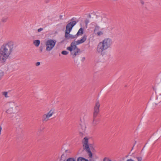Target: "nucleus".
Masks as SVG:
<instances>
[{
  "mask_svg": "<svg viewBox=\"0 0 161 161\" xmlns=\"http://www.w3.org/2000/svg\"><path fill=\"white\" fill-rule=\"evenodd\" d=\"M14 43L9 41L4 43L0 48V62L4 63L12 52Z\"/></svg>",
  "mask_w": 161,
  "mask_h": 161,
  "instance_id": "1",
  "label": "nucleus"
},
{
  "mask_svg": "<svg viewBox=\"0 0 161 161\" xmlns=\"http://www.w3.org/2000/svg\"><path fill=\"white\" fill-rule=\"evenodd\" d=\"M112 43V41L111 39L105 38L98 44L97 47V52L103 56L105 53V51L110 47Z\"/></svg>",
  "mask_w": 161,
  "mask_h": 161,
  "instance_id": "2",
  "label": "nucleus"
},
{
  "mask_svg": "<svg viewBox=\"0 0 161 161\" xmlns=\"http://www.w3.org/2000/svg\"><path fill=\"white\" fill-rule=\"evenodd\" d=\"M100 107V104L99 101H96L94 108L93 119L92 123L94 125H97L99 121V119H97L96 118L99 112Z\"/></svg>",
  "mask_w": 161,
  "mask_h": 161,
  "instance_id": "3",
  "label": "nucleus"
},
{
  "mask_svg": "<svg viewBox=\"0 0 161 161\" xmlns=\"http://www.w3.org/2000/svg\"><path fill=\"white\" fill-rule=\"evenodd\" d=\"M88 139L87 137H84L82 141L83 146L84 149L85 150L88 154L89 157L92 158V152L90 151V147H91V145L90 144L89 145L88 144Z\"/></svg>",
  "mask_w": 161,
  "mask_h": 161,
  "instance_id": "4",
  "label": "nucleus"
},
{
  "mask_svg": "<svg viewBox=\"0 0 161 161\" xmlns=\"http://www.w3.org/2000/svg\"><path fill=\"white\" fill-rule=\"evenodd\" d=\"M56 41L55 40L50 39L46 42V50L47 51H51L55 46Z\"/></svg>",
  "mask_w": 161,
  "mask_h": 161,
  "instance_id": "5",
  "label": "nucleus"
},
{
  "mask_svg": "<svg viewBox=\"0 0 161 161\" xmlns=\"http://www.w3.org/2000/svg\"><path fill=\"white\" fill-rule=\"evenodd\" d=\"M78 21H72L68 23L66 27L65 34L66 36H67V35L69 34L71 31L73 27L75 25Z\"/></svg>",
  "mask_w": 161,
  "mask_h": 161,
  "instance_id": "6",
  "label": "nucleus"
},
{
  "mask_svg": "<svg viewBox=\"0 0 161 161\" xmlns=\"http://www.w3.org/2000/svg\"><path fill=\"white\" fill-rule=\"evenodd\" d=\"M9 108L7 110V112L8 113H14L17 112V108L18 106L16 105L14 102H10L9 103Z\"/></svg>",
  "mask_w": 161,
  "mask_h": 161,
  "instance_id": "7",
  "label": "nucleus"
},
{
  "mask_svg": "<svg viewBox=\"0 0 161 161\" xmlns=\"http://www.w3.org/2000/svg\"><path fill=\"white\" fill-rule=\"evenodd\" d=\"M87 36L86 35H84L81 38V39L77 40L76 41V44L79 45L80 44L82 43L85 42L87 39Z\"/></svg>",
  "mask_w": 161,
  "mask_h": 161,
  "instance_id": "8",
  "label": "nucleus"
},
{
  "mask_svg": "<svg viewBox=\"0 0 161 161\" xmlns=\"http://www.w3.org/2000/svg\"><path fill=\"white\" fill-rule=\"evenodd\" d=\"M79 128L80 130L82 132H84L86 129V125L84 122L81 121L80 123Z\"/></svg>",
  "mask_w": 161,
  "mask_h": 161,
  "instance_id": "9",
  "label": "nucleus"
},
{
  "mask_svg": "<svg viewBox=\"0 0 161 161\" xmlns=\"http://www.w3.org/2000/svg\"><path fill=\"white\" fill-rule=\"evenodd\" d=\"M80 50L79 48H77L73 50V52H71V54H73V58H74L75 56L78 54L79 52H80Z\"/></svg>",
  "mask_w": 161,
  "mask_h": 161,
  "instance_id": "10",
  "label": "nucleus"
},
{
  "mask_svg": "<svg viewBox=\"0 0 161 161\" xmlns=\"http://www.w3.org/2000/svg\"><path fill=\"white\" fill-rule=\"evenodd\" d=\"M66 35L67 36V37L66 36L65 34V36H64L66 38L68 39H69L70 38L73 39H75V38H77V37L76 35H72L71 34H69H69H68Z\"/></svg>",
  "mask_w": 161,
  "mask_h": 161,
  "instance_id": "11",
  "label": "nucleus"
},
{
  "mask_svg": "<svg viewBox=\"0 0 161 161\" xmlns=\"http://www.w3.org/2000/svg\"><path fill=\"white\" fill-rule=\"evenodd\" d=\"M50 117L46 114L43 115L42 121L43 122H45L49 120Z\"/></svg>",
  "mask_w": 161,
  "mask_h": 161,
  "instance_id": "12",
  "label": "nucleus"
},
{
  "mask_svg": "<svg viewBox=\"0 0 161 161\" xmlns=\"http://www.w3.org/2000/svg\"><path fill=\"white\" fill-rule=\"evenodd\" d=\"M83 33V29L82 28H81L79 30L78 32L77 33L76 35L77 37L80 36H81Z\"/></svg>",
  "mask_w": 161,
  "mask_h": 161,
  "instance_id": "13",
  "label": "nucleus"
},
{
  "mask_svg": "<svg viewBox=\"0 0 161 161\" xmlns=\"http://www.w3.org/2000/svg\"><path fill=\"white\" fill-rule=\"evenodd\" d=\"M76 43L75 42H73L71 43L70 46L73 49V50L75 49L78 48L76 46Z\"/></svg>",
  "mask_w": 161,
  "mask_h": 161,
  "instance_id": "14",
  "label": "nucleus"
},
{
  "mask_svg": "<svg viewBox=\"0 0 161 161\" xmlns=\"http://www.w3.org/2000/svg\"><path fill=\"white\" fill-rule=\"evenodd\" d=\"M54 110L53 109H52L47 114L49 117L52 116L53 114L54 113Z\"/></svg>",
  "mask_w": 161,
  "mask_h": 161,
  "instance_id": "15",
  "label": "nucleus"
},
{
  "mask_svg": "<svg viewBox=\"0 0 161 161\" xmlns=\"http://www.w3.org/2000/svg\"><path fill=\"white\" fill-rule=\"evenodd\" d=\"M33 43L36 47H38L40 44V41L39 40H36L34 41Z\"/></svg>",
  "mask_w": 161,
  "mask_h": 161,
  "instance_id": "16",
  "label": "nucleus"
},
{
  "mask_svg": "<svg viewBox=\"0 0 161 161\" xmlns=\"http://www.w3.org/2000/svg\"><path fill=\"white\" fill-rule=\"evenodd\" d=\"M8 19V17H3L1 19V21L3 22H6Z\"/></svg>",
  "mask_w": 161,
  "mask_h": 161,
  "instance_id": "17",
  "label": "nucleus"
},
{
  "mask_svg": "<svg viewBox=\"0 0 161 161\" xmlns=\"http://www.w3.org/2000/svg\"><path fill=\"white\" fill-rule=\"evenodd\" d=\"M77 161H88V160H86L85 159L79 157V158L77 160Z\"/></svg>",
  "mask_w": 161,
  "mask_h": 161,
  "instance_id": "18",
  "label": "nucleus"
},
{
  "mask_svg": "<svg viewBox=\"0 0 161 161\" xmlns=\"http://www.w3.org/2000/svg\"><path fill=\"white\" fill-rule=\"evenodd\" d=\"M99 29V27L98 25H96L95 26V29L94 30V32H95L96 31H98Z\"/></svg>",
  "mask_w": 161,
  "mask_h": 161,
  "instance_id": "19",
  "label": "nucleus"
},
{
  "mask_svg": "<svg viewBox=\"0 0 161 161\" xmlns=\"http://www.w3.org/2000/svg\"><path fill=\"white\" fill-rule=\"evenodd\" d=\"M3 95L5 96L6 97H8V93L6 92H4L2 93Z\"/></svg>",
  "mask_w": 161,
  "mask_h": 161,
  "instance_id": "20",
  "label": "nucleus"
},
{
  "mask_svg": "<svg viewBox=\"0 0 161 161\" xmlns=\"http://www.w3.org/2000/svg\"><path fill=\"white\" fill-rule=\"evenodd\" d=\"M61 53L63 55H66L68 53V52L66 51H63Z\"/></svg>",
  "mask_w": 161,
  "mask_h": 161,
  "instance_id": "21",
  "label": "nucleus"
},
{
  "mask_svg": "<svg viewBox=\"0 0 161 161\" xmlns=\"http://www.w3.org/2000/svg\"><path fill=\"white\" fill-rule=\"evenodd\" d=\"M67 49L68 50L70 51L71 53L73 52V49L70 46L69 47H68L67 48Z\"/></svg>",
  "mask_w": 161,
  "mask_h": 161,
  "instance_id": "22",
  "label": "nucleus"
},
{
  "mask_svg": "<svg viewBox=\"0 0 161 161\" xmlns=\"http://www.w3.org/2000/svg\"><path fill=\"white\" fill-rule=\"evenodd\" d=\"M137 161H142V158L141 157H136Z\"/></svg>",
  "mask_w": 161,
  "mask_h": 161,
  "instance_id": "23",
  "label": "nucleus"
},
{
  "mask_svg": "<svg viewBox=\"0 0 161 161\" xmlns=\"http://www.w3.org/2000/svg\"><path fill=\"white\" fill-rule=\"evenodd\" d=\"M103 161H112L110 159L108 158L105 157L103 159Z\"/></svg>",
  "mask_w": 161,
  "mask_h": 161,
  "instance_id": "24",
  "label": "nucleus"
},
{
  "mask_svg": "<svg viewBox=\"0 0 161 161\" xmlns=\"http://www.w3.org/2000/svg\"><path fill=\"white\" fill-rule=\"evenodd\" d=\"M97 34L98 36H100L103 34V33L102 31H99L97 33Z\"/></svg>",
  "mask_w": 161,
  "mask_h": 161,
  "instance_id": "25",
  "label": "nucleus"
},
{
  "mask_svg": "<svg viewBox=\"0 0 161 161\" xmlns=\"http://www.w3.org/2000/svg\"><path fill=\"white\" fill-rule=\"evenodd\" d=\"M3 72L1 71H0V79L3 76Z\"/></svg>",
  "mask_w": 161,
  "mask_h": 161,
  "instance_id": "26",
  "label": "nucleus"
},
{
  "mask_svg": "<svg viewBox=\"0 0 161 161\" xmlns=\"http://www.w3.org/2000/svg\"><path fill=\"white\" fill-rule=\"evenodd\" d=\"M66 161H76L75 159L72 158H69Z\"/></svg>",
  "mask_w": 161,
  "mask_h": 161,
  "instance_id": "27",
  "label": "nucleus"
},
{
  "mask_svg": "<svg viewBox=\"0 0 161 161\" xmlns=\"http://www.w3.org/2000/svg\"><path fill=\"white\" fill-rule=\"evenodd\" d=\"M140 3L142 5H144V1L143 0H140Z\"/></svg>",
  "mask_w": 161,
  "mask_h": 161,
  "instance_id": "28",
  "label": "nucleus"
},
{
  "mask_svg": "<svg viewBox=\"0 0 161 161\" xmlns=\"http://www.w3.org/2000/svg\"><path fill=\"white\" fill-rule=\"evenodd\" d=\"M43 30V28H41L39 29H38L37 31L38 32H40Z\"/></svg>",
  "mask_w": 161,
  "mask_h": 161,
  "instance_id": "29",
  "label": "nucleus"
},
{
  "mask_svg": "<svg viewBox=\"0 0 161 161\" xmlns=\"http://www.w3.org/2000/svg\"><path fill=\"white\" fill-rule=\"evenodd\" d=\"M40 64V63L39 62H36V66H38Z\"/></svg>",
  "mask_w": 161,
  "mask_h": 161,
  "instance_id": "30",
  "label": "nucleus"
},
{
  "mask_svg": "<svg viewBox=\"0 0 161 161\" xmlns=\"http://www.w3.org/2000/svg\"><path fill=\"white\" fill-rule=\"evenodd\" d=\"M89 23V20L88 19H86L85 20L86 24L87 25Z\"/></svg>",
  "mask_w": 161,
  "mask_h": 161,
  "instance_id": "31",
  "label": "nucleus"
},
{
  "mask_svg": "<svg viewBox=\"0 0 161 161\" xmlns=\"http://www.w3.org/2000/svg\"><path fill=\"white\" fill-rule=\"evenodd\" d=\"M43 48L42 47H40V51L41 52H42V51Z\"/></svg>",
  "mask_w": 161,
  "mask_h": 161,
  "instance_id": "32",
  "label": "nucleus"
},
{
  "mask_svg": "<svg viewBox=\"0 0 161 161\" xmlns=\"http://www.w3.org/2000/svg\"><path fill=\"white\" fill-rule=\"evenodd\" d=\"M50 0H45V2L46 3H48L49 2Z\"/></svg>",
  "mask_w": 161,
  "mask_h": 161,
  "instance_id": "33",
  "label": "nucleus"
},
{
  "mask_svg": "<svg viewBox=\"0 0 161 161\" xmlns=\"http://www.w3.org/2000/svg\"><path fill=\"white\" fill-rule=\"evenodd\" d=\"M126 161H134L131 159H127Z\"/></svg>",
  "mask_w": 161,
  "mask_h": 161,
  "instance_id": "34",
  "label": "nucleus"
},
{
  "mask_svg": "<svg viewBox=\"0 0 161 161\" xmlns=\"http://www.w3.org/2000/svg\"><path fill=\"white\" fill-rule=\"evenodd\" d=\"M62 17H63V15H60L59 16V18H60V19H63Z\"/></svg>",
  "mask_w": 161,
  "mask_h": 161,
  "instance_id": "35",
  "label": "nucleus"
},
{
  "mask_svg": "<svg viewBox=\"0 0 161 161\" xmlns=\"http://www.w3.org/2000/svg\"><path fill=\"white\" fill-rule=\"evenodd\" d=\"M80 135H83V133L82 132H80Z\"/></svg>",
  "mask_w": 161,
  "mask_h": 161,
  "instance_id": "36",
  "label": "nucleus"
},
{
  "mask_svg": "<svg viewBox=\"0 0 161 161\" xmlns=\"http://www.w3.org/2000/svg\"><path fill=\"white\" fill-rule=\"evenodd\" d=\"M74 19V18H72V19H71V21L73 20Z\"/></svg>",
  "mask_w": 161,
  "mask_h": 161,
  "instance_id": "37",
  "label": "nucleus"
},
{
  "mask_svg": "<svg viewBox=\"0 0 161 161\" xmlns=\"http://www.w3.org/2000/svg\"><path fill=\"white\" fill-rule=\"evenodd\" d=\"M143 149H144V147H143V149H142V150H143Z\"/></svg>",
  "mask_w": 161,
  "mask_h": 161,
  "instance_id": "38",
  "label": "nucleus"
},
{
  "mask_svg": "<svg viewBox=\"0 0 161 161\" xmlns=\"http://www.w3.org/2000/svg\"><path fill=\"white\" fill-rule=\"evenodd\" d=\"M89 17H91V15H90Z\"/></svg>",
  "mask_w": 161,
  "mask_h": 161,
  "instance_id": "39",
  "label": "nucleus"
}]
</instances>
